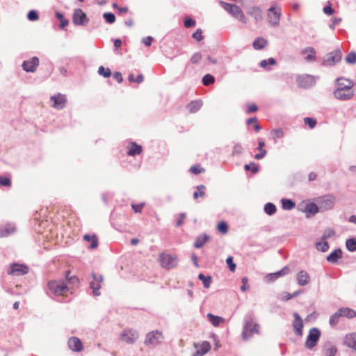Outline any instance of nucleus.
I'll return each mask as SVG.
<instances>
[{"instance_id": "5701e85b", "label": "nucleus", "mask_w": 356, "mask_h": 356, "mask_svg": "<svg viewBox=\"0 0 356 356\" xmlns=\"http://www.w3.org/2000/svg\"><path fill=\"white\" fill-rule=\"evenodd\" d=\"M207 316L208 320L214 327H218L221 323H223L225 322V319L222 317L219 316H215L211 313H208Z\"/></svg>"}, {"instance_id": "bb28decb", "label": "nucleus", "mask_w": 356, "mask_h": 356, "mask_svg": "<svg viewBox=\"0 0 356 356\" xmlns=\"http://www.w3.org/2000/svg\"><path fill=\"white\" fill-rule=\"evenodd\" d=\"M342 257V251L340 249H337L332 252L327 257V260L330 263H335L339 259Z\"/></svg>"}, {"instance_id": "13d9d810", "label": "nucleus", "mask_w": 356, "mask_h": 356, "mask_svg": "<svg viewBox=\"0 0 356 356\" xmlns=\"http://www.w3.org/2000/svg\"><path fill=\"white\" fill-rule=\"evenodd\" d=\"M0 185L3 186H10L11 181L8 177H0Z\"/></svg>"}, {"instance_id": "0eeeda50", "label": "nucleus", "mask_w": 356, "mask_h": 356, "mask_svg": "<svg viewBox=\"0 0 356 356\" xmlns=\"http://www.w3.org/2000/svg\"><path fill=\"white\" fill-rule=\"evenodd\" d=\"M281 8L279 6H271L268 10V19L273 26H277L280 23Z\"/></svg>"}, {"instance_id": "bf43d9fd", "label": "nucleus", "mask_w": 356, "mask_h": 356, "mask_svg": "<svg viewBox=\"0 0 356 356\" xmlns=\"http://www.w3.org/2000/svg\"><path fill=\"white\" fill-rule=\"evenodd\" d=\"M13 231H14L13 229H8V228L1 229H0V237L1 238L7 237L12 232H13Z\"/></svg>"}, {"instance_id": "58836bf2", "label": "nucleus", "mask_w": 356, "mask_h": 356, "mask_svg": "<svg viewBox=\"0 0 356 356\" xmlns=\"http://www.w3.org/2000/svg\"><path fill=\"white\" fill-rule=\"evenodd\" d=\"M214 77L210 74L204 75L202 78V83L204 86H209L210 84H212L214 83Z\"/></svg>"}, {"instance_id": "8fccbe9b", "label": "nucleus", "mask_w": 356, "mask_h": 356, "mask_svg": "<svg viewBox=\"0 0 356 356\" xmlns=\"http://www.w3.org/2000/svg\"><path fill=\"white\" fill-rule=\"evenodd\" d=\"M276 64V61L274 58H270L268 60H263L260 63V66L262 67H266L268 65H274Z\"/></svg>"}, {"instance_id": "c756f323", "label": "nucleus", "mask_w": 356, "mask_h": 356, "mask_svg": "<svg viewBox=\"0 0 356 356\" xmlns=\"http://www.w3.org/2000/svg\"><path fill=\"white\" fill-rule=\"evenodd\" d=\"M65 277L69 283V284L72 286H78L79 283V280L76 275H70V271L67 270L65 272Z\"/></svg>"}, {"instance_id": "4be33fe9", "label": "nucleus", "mask_w": 356, "mask_h": 356, "mask_svg": "<svg viewBox=\"0 0 356 356\" xmlns=\"http://www.w3.org/2000/svg\"><path fill=\"white\" fill-rule=\"evenodd\" d=\"M302 54L305 55L306 61H314L316 60V51L313 47H307L302 50Z\"/></svg>"}, {"instance_id": "ea45409f", "label": "nucleus", "mask_w": 356, "mask_h": 356, "mask_svg": "<svg viewBox=\"0 0 356 356\" xmlns=\"http://www.w3.org/2000/svg\"><path fill=\"white\" fill-rule=\"evenodd\" d=\"M265 212L268 215H273L276 211L275 206L272 203H267L264 207Z\"/></svg>"}, {"instance_id": "864d4df0", "label": "nucleus", "mask_w": 356, "mask_h": 356, "mask_svg": "<svg viewBox=\"0 0 356 356\" xmlns=\"http://www.w3.org/2000/svg\"><path fill=\"white\" fill-rule=\"evenodd\" d=\"M191 172L195 175H199L204 172V169L201 168L200 165H195L191 167Z\"/></svg>"}, {"instance_id": "ddd939ff", "label": "nucleus", "mask_w": 356, "mask_h": 356, "mask_svg": "<svg viewBox=\"0 0 356 356\" xmlns=\"http://www.w3.org/2000/svg\"><path fill=\"white\" fill-rule=\"evenodd\" d=\"M163 339V334L159 331H153L147 334L145 343L147 346L156 345L161 343Z\"/></svg>"}, {"instance_id": "423d86ee", "label": "nucleus", "mask_w": 356, "mask_h": 356, "mask_svg": "<svg viewBox=\"0 0 356 356\" xmlns=\"http://www.w3.org/2000/svg\"><path fill=\"white\" fill-rule=\"evenodd\" d=\"M321 332L318 329L314 327L309 330V334L305 343V346L308 349L313 348L319 340Z\"/></svg>"}, {"instance_id": "052dcab7", "label": "nucleus", "mask_w": 356, "mask_h": 356, "mask_svg": "<svg viewBox=\"0 0 356 356\" xmlns=\"http://www.w3.org/2000/svg\"><path fill=\"white\" fill-rule=\"evenodd\" d=\"M193 38L197 40V41H200L203 39V35H202V31L201 29H197L193 34Z\"/></svg>"}, {"instance_id": "dca6fc26", "label": "nucleus", "mask_w": 356, "mask_h": 356, "mask_svg": "<svg viewBox=\"0 0 356 356\" xmlns=\"http://www.w3.org/2000/svg\"><path fill=\"white\" fill-rule=\"evenodd\" d=\"M88 19L86 14L81 9H76L73 14V23L76 25H85L88 23Z\"/></svg>"}, {"instance_id": "473e14b6", "label": "nucleus", "mask_w": 356, "mask_h": 356, "mask_svg": "<svg viewBox=\"0 0 356 356\" xmlns=\"http://www.w3.org/2000/svg\"><path fill=\"white\" fill-rule=\"evenodd\" d=\"M305 212L310 214H315L318 212V208L314 203L307 204L305 208Z\"/></svg>"}, {"instance_id": "cd10ccee", "label": "nucleus", "mask_w": 356, "mask_h": 356, "mask_svg": "<svg viewBox=\"0 0 356 356\" xmlns=\"http://www.w3.org/2000/svg\"><path fill=\"white\" fill-rule=\"evenodd\" d=\"M341 316L352 318L356 316V312L350 308H341L339 309Z\"/></svg>"}, {"instance_id": "9d476101", "label": "nucleus", "mask_w": 356, "mask_h": 356, "mask_svg": "<svg viewBox=\"0 0 356 356\" xmlns=\"http://www.w3.org/2000/svg\"><path fill=\"white\" fill-rule=\"evenodd\" d=\"M138 339V334L135 330L126 329L120 334V340L127 343H134Z\"/></svg>"}, {"instance_id": "20e7f679", "label": "nucleus", "mask_w": 356, "mask_h": 356, "mask_svg": "<svg viewBox=\"0 0 356 356\" xmlns=\"http://www.w3.org/2000/svg\"><path fill=\"white\" fill-rule=\"evenodd\" d=\"M159 261L162 268L171 269L177 266L178 259L176 256L163 252L159 255Z\"/></svg>"}, {"instance_id": "a878e982", "label": "nucleus", "mask_w": 356, "mask_h": 356, "mask_svg": "<svg viewBox=\"0 0 356 356\" xmlns=\"http://www.w3.org/2000/svg\"><path fill=\"white\" fill-rule=\"evenodd\" d=\"M265 142L263 140H259L257 149L260 152L259 154L254 155V158L257 160L263 159L266 155V150L264 148Z\"/></svg>"}, {"instance_id": "49530a36", "label": "nucleus", "mask_w": 356, "mask_h": 356, "mask_svg": "<svg viewBox=\"0 0 356 356\" xmlns=\"http://www.w3.org/2000/svg\"><path fill=\"white\" fill-rule=\"evenodd\" d=\"M103 17L107 23L113 24L115 22V16L111 13H104Z\"/></svg>"}, {"instance_id": "69168bd1", "label": "nucleus", "mask_w": 356, "mask_h": 356, "mask_svg": "<svg viewBox=\"0 0 356 356\" xmlns=\"http://www.w3.org/2000/svg\"><path fill=\"white\" fill-rule=\"evenodd\" d=\"M258 111V107L255 104H252L248 106V110L246 113L248 114L257 112Z\"/></svg>"}, {"instance_id": "3c124183", "label": "nucleus", "mask_w": 356, "mask_h": 356, "mask_svg": "<svg viewBox=\"0 0 356 356\" xmlns=\"http://www.w3.org/2000/svg\"><path fill=\"white\" fill-rule=\"evenodd\" d=\"M335 234V232L332 229H327L324 232L322 236V241H326L327 238L332 237Z\"/></svg>"}, {"instance_id": "79ce46f5", "label": "nucleus", "mask_w": 356, "mask_h": 356, "mask_svg": "<svg viewBox=\"0 0 356 356\" xmlns=\"http://www.w3.org/2000/svg\"><path fill=\"white\" fill-rule=\"evenodd\" d=\"M98 73L104 77L108 78L111 75V72L109 68H105L103 66H100L98 69Z\"/></svg>"}, {"instance_id": "2eb2a0df", "label": "nucleus", "mask_w": 356, "mask_h": 356, "mask_svg": "<svg viewBox=\"0 0 356 356\" xmlns=\"http://www.w3.org/2000/svg\"><path fill=\"white\" fill-rule=\"evenodd\" d=\"M294 320L293 321V327L294 333L298 337H302L303 334V322L300 316L297 312L293 313Z\"/></svg>"}, {"instance_id": "338daca9", "label": "nucleus", "mask_w": 356, "mask_h": 356, "mask_svg": "<svg viewBox=\"0 0 356 356\" xmlns=\"http://www.w3.org/2000/svg\"><path fill=\"white\" fill-rule=\"evenodd\" d=\"M243 150L242 146L239 144H236L233 148V154L238 155L242 153Z\"/></svg>"}, {"instance_id": "aec40b11", "label": "nucleus", "mask_w": 356, "mask_h": 356, "mask_svg": "<svg viewBox=\"0 0 356 356\" xmlns=\"http://www.w3.org/2000/svg\"><path fill=\"white\" fill-rule=\"evenodd\" d=\"M297 282L300 286H306L310 282V276L305 270H301L297 274Z\"/></svg>"}, {"instance_id": "7c9ffc66", "label": "nucleus", "mask_w": 356, "mask_h": 356, "mask_svg": "<svg viewBox=\"0 0 356 356\" xmlns=\"http://www.w3.org/2000/svg\"><path fill=\"white\" fill-rule=\"evenodd\" d=\"M249 14L252 16L256 21H260L262 19V12L257 7H253L250 9Z\"/></svg>"}, {"instance_id": "6ab92c4d", "label": "nucleus", "mask_w": 356, "mask_h": 356, "mask_svg": "<svg viewBox=\"0 0 356 356\" xmlns=\"http://www.w3.org/2000/svg\"><path fill=\"white\" fill-rule=\"evenodd\" d=\"M128 152L127 154L129 156H135L136 155H139L143 150L142 146L138 145L135 142H130L127 147Z\"/></svg>"}, {"instance_id": "6e6552de", "label": "nucleus", "mask_w": 356, "mask_h": 356, "mask_svg": "<svg viewBox=\"0 0 356 356\" xmlns=\"http://www.w3.org/2000/svg\"><path fill=\"white\" fill-rule=\"evenodd\" d=\"M91 276L92 280L90 283V286L92 289L94 296H99L100 293L99 291L102 287L104 277L102 275H97L94 272H92Z\"/></svg>"}, {"instance_id": "f3484780", "label": "nucleus", "mask_w": 356, "mask_h": 356, "mask_svg": "<svg viewBox=\"0 0 356 356\" xmlns=\"http://www.w3.org/2000/svg\"><path fill=\"white\" fill-rule=\"evenodd\" d=\"M67 346L73 352H81L83 350V343L76 337H70L67 341Z\"/></svg>"}, {"instance_id": "9b49d317", "label": "nucleus", "mask_w": 356, "mask_h": 356, "mask_svg": "<svg viewBox=\"0 0 356 356\" xmlns=\"http://www.w3.org/2000/svg\"><path fill=\"white\" fill-rule=\"evenodd\" d=\"M29 268L23 264H13L8 269V274L10 275L20 276L28 273Z\"/></svg>"}, {"instance_id": "09e8293b", "label": "nucleus", "mask_w": 356, "mask_h": 356, "mask_svg": "<svg viewBox=\"0 0 356 356\" xmlns=\"http://www.w3.org/2000/svg\"><path fill=\"white\" fill-rule=\"evenodd\" d=\"M304 122L308 125L310 129H313L316 127L317 122L315 119L312 118H305Z\"/></svg>"}, {"instance_id": "f704fd0d", "label": "nucleus", "mask_w": 356, "mask_h": 356, "mask_svg": "<svg viewBox=\"0 0 356 356\" xmlns=\"http://www.w3.org/2000/svg\"><path fill=\"white\" fill-rule=\"evenodd\" d=\"M272 138L276 142L277 139L281 138L284 136L283 129L281 128H278L273 130L270 132Z\"/></svg>"}, {"instance_id": "412c9836", "label": "nucleus", "mask_w": 356, "mask_h": 356, "mask_svg": "<svg viewBox=\"0 0 356 356\" xmlns=\"http://www.w3.org/2000/svg\"><path fill=\"white\" fill-rule=\"evenodd\" d=\"M344 343L356 351V333L347 334L343 339Z\"/></svg>"}, {"instance_id": "5fc2aeb1", "label": "nucleus", "mask_w": 356, "mask_h": 356, "mask_svg": "<svg viewBox=\"0 0 356 356\" xmlns=\"http://www.w3.org/2000/svg\"><path fill=\"white\" fill-rule=\"evenodd\" d=\"M226 263L229 266V270L232 272H234L236 270V264L233 261V257L232 256H229L226 259Z\"/></svg>"}, {"instance_id": "39448f33", "label": "nucleus", "mask_w": 356, "mask_h": 356, "mask_svg": "<svg viewBox=\"0 0 356 356\" xmlns=\"http://www.w3.org/2000/svg\"><path fill=\"white\" fill-rule=\"evenodd\" d=\"M220 3L222 6L223 8L227 12H229L234 17L239 19L243 23L247 22L243 11L238 6L235 4L225 3L223 1H221Z\"/></svg>"}, {"instance_id": "603ef678", "label": "nucleus", "mask_w": 356, "mask_h": 356, "mask_svg": "<svg viewBox=\"0 0 356 356\" xmlns=\"http://www.w3.org/2000/svg\"><path fill=\"white\" fill-rule=\"evenodd\" d=\"M346 61L350 64L356 63V54L355 52H350L346 57Z\"/></svg>"}, {"instance_id": "f03ea898", "label": "nucleus", "mask_w": 356, "mask_h": 356, "mask_svg": "<svg viewBox=\"0 0 356 356\" xmlns=\"http://www.w3.org/2000/svg\"><path fill=\"white\" fill-rule=\"evenodd\" d=\"M259 332V325L254 322L252 318L249 317L245 320L242 331V338L244 341Z\"/></svg>"}, {"instance_id": "e433bc0d", "label": "nucleus", "mask_w": 356, "mask_h": 356, "mask_svg": "<svg viewBox=\"0 0 356 356\" xmlns=\"http://www.w3.org/2000/svg\"><path fill=\"white\" fill-rule=\"evenodd\" d=\"M282 208L286 210L292 209L295 207V203L289 199L282 200Z\"/></svg>"}, {"instance_id": "7ed1b4c3", "label": "nucleus", "mask_w": 356, "mask_h": 356, "mask_svg": "<svg viewBox=\"0 0 356 356\" xmlns=\"http://www.w3.org/2000/svg\"><path fill=\"white\" fill-rule=\"evenodd\" d=\"M49 289L55 296H66L70 287L63 280H51L47 284Z\"/></svg>"}, {"instance_id": "72a5a7b5", "label": "nucleus", "mask_w": 356, "mask_h": 356, "mask_svg": "<svg viewBox=\"0 0 356 356\" xmlns=\"http://www.w3.org/2000/svg\"><path fill=\"white\" fill-rule=\"evenodd\" d=\"M205 186L204 185H199L197 186V191L193 193L194 199H197L198 197H203L205 196Z\"/></svg>"}, {"instance_id": "f257e3e1", "label": "nucleus", "mask_w": 356, "mask_h": 356, "mask_svg": "<svg viewBox=\"0 0 356 356\" xmlns=\"http://www.w3.org/2000/svg\"><path fill=\"white\" fill-rule=\"evenodd\" d=\"M337 88L334 91V97L340 100H348L353 97V83L348 79H338Z\"/></svg>"}, {"instance_id": "de8ad7c7", "label": "nucleus", "mask_w": 356, "mask_h": 356, "mask_svg": "<svg viewBox=\"0 0 356 356\" xmlns=\"http://www.w3.org/2000/svg\"><path fill=\"white\" fill-rule=\"evenodd\" d=\"M245 169L246 170H250L254 174L257 173L259 171L258 166L254 162H251L248 164H245Z\"/></svg>"}, {"instance_id": "a211bd4d", "label": "nucleus", "mask_w": 356, "mask_h": 356, "mask_svg": "<svg viewBox=\"0 0 356 356\" xmlns=\"http://www.w3.org/2000/svg\"><path fill=\"white\" fill-rule=\"evenodd\" d=\"M39 65V58L36 56L31 58L30 60L23 62L22 67L27 72H34Z\"/></svg>"}, {"instance_id": "c03bdc74", "label": "nucleus", "mask_w": 356, "mask_h": 356, "mask_svg": "<svg viewBox=\"0 0 356 356\" xmlns=\"http://www.w3.org/2000/svg\"><path fill=\"white\" fill-rule=\"evenodd\" d=\"M346 247L348 250L353 252L356 250V239L350 238L346 241Z\"/></svg>"}, {"instance_id": "774afa93", "label": "nucleus", "mask_w": 356, "mask_h": 356, "mask_svg": "<svg viewBox=\"0 0 356 356\" xmlns=\"http://www.w3.org/2000/svg\"><path fill=\"white\" fill-rule=\"evenodd\" d=\"M289 268H282L280 271H278L275 273H274L273 275L277 278L278 277H280V275H286V273H289Z\"/></svg>"}, {"instance_id": "393cba45", "label": "nucleus", "mask_w": 356, "mask_h": 356, "mask_svg": "<svg viewBox=\"0 0 356 356\" xmlns=\"http://www.w3.org/2000/svg\"><path fill=\"white\" fill-rule=\"evenodd\" d=\"M209 236L206 234L197 236L194 243V247L195 248H202L209 241Z\"/></svg>"}, {"instance_id": "1a4fd4ad", "label": "nucleus", "mask_w": 356, "mask_h": 356, "mask_svg": "<svg viewBox=\"0 0 356 356\" xmlns=\"http://www.w3.org/2000/svg\"><path fill=\"white\" fill-rule=\"evenodd\" d=\"M193 347L195 351L193 356H203L211 350V344L208 341L195 342Z\"/></svg>"}, {"instance_id": "4468645a", "label": "nucleus", "mask_w": 356, "mask_h": 356, "mask_svg": "<svg viewBox=\"0 0 356 356\" xmlns=\"http://www.w3.org/2000/svg\"><path fill=\"white\" fill-rule=\"evenodd\" d=\"M342 54L339 49H336L327 55L324 63L327 65H333L341 60Z\"/></svg>"}, {"instance_id": "2f4dec72", "label": "nucleus", "mask_w": 356, "mask_h": 356, "mask_svg": "<svg viewBox=\"0 0 356 356\" xmlns=\"http://www.w3.org/2000/svg\"><path fill=\"white\" fill-rule=\"evenodd\" d=\"M201 106L202 104L200 102L194 101L191 102L190 104L187 105V108L188 109L190 113H193L198 111Z\"/></svg>"}, {"instance_id": "c85d7f7f", "label": "nucleus", "mask_w": 356, "mask_h": 356, "mask_svg": "<svg viewBox=\"0 0 356 356\" xmlns=\"http://www.w3.org/2000/svg\"><path fill=\"white\" fill-rule=\"evenodd\" d=\"M267 43H268L267 40H265L264 38H257L253 42L252 46L254 49L260 50V49H262L267 44Z\"/></svg>"}, {"instance_id": "680f3d73", "label": "nucleus", "mask_w": 356, "mask_h": 356, "mask_svg": "<svg viewBox=\"0 0 356 356\" xmlns=\"http://www.w3.org/2000/svg\"><path fill=\"white\" fill-rule=\"evenodd\" d=\"M323 12L327 15H332L334 13L330 2H328V4L324 7Z\"/></svg>"}, {"instance_id": "c9c22d12", "label": "nucleus", "mask_w": 356, "mask_h": 356, "mask_svg": "<svg viewBox=\"0 0 356 356\" xmlns=\"http://www.w3.org/2000/svg\"><path fill=\"white\" fill-rule=\"evenodd\" d=\"M198 278L202 282L205 288H209L211 283V277L210 276L206 277L203 274L200 273L198 275Z\"/></svg>"}, {"instance_id": "4c0bfd02", "label": "nucleus", "mask_w": 356, "mask_h": 356, "mask_svg": "<svg viewBox=\"0 0 356 356\" xmlns=\"http://www.w3.org/2000/svg\"><path fill=\"white\" fill-rule=\"evenodd\" d=\"M341 317V314L339 311L338 310L336 313L332 314L330 318V324L332 326L336 325L339 323V318Z\"/></svg>"}, {"instance_id": "a18cd8bd", "label": "nucleus", "mask_w": 356, "mask_h": 356, "mask_svg": "<svg viewBox=\"0 0 356 356\" xmlns=\"http://www.w3.org/2000/svg\"><path fill=\"white\" fill-rule=\"evenodd\" d=\"M316 247L317 250L322 251V252H325L329 248L328 243L326 241L318 242L316 245Z\"/></svg>"}, {"instance_id": "6e6d98bb", "label": "nucleus", "mask_w": 356, "mask_h": 356, "mask_svg": "<svg viewBox=\"0 0 356 356\" xmlns=\"http://www.w3.org/2000/svg\"><path fill=\"white\" fill-rule=\"evenodd\" d=\"M27 17L30 21H36L39 19L38 14L36 11L32 10H30L27 15Z\"/></svg>"}, {"instance_id": "4d7b16f0", "label": "nucleus", "mask_w": 356, "mask_h": 356, "mask_svg": "<svg viewBox=\"0 0 356 356\" xmlns=\"http://www.w3.org/2000/svg\"><path fill=\"white\" fill-rule=\"evenodd\" d=\"M202 55L200 53L194 54L191 58V62L193 64L198 63L202 60Z\"/></svg>"}, {"instance_id": "37998d69", "label": "nucleus", "mask_w": 356, "mask_h": 356, "mask_svg": "<svg viewBox=\"0 0 356 356\" xmlns=\"http://www.w3.org/2000/svg\"><path fill=\"white\" fill-rule=\"evenodd\" d=\"M56 17L60 21V28L63 29L69 24V21L64 19V16L62 13L57 12L56 13Z\"/></svg>"}, {"instance_id": "f8f14e48", "label": "nucleus", "mask_w": 356, "mask_h": 356, "mask_svg": "<svg viewBox=\"0 0 356 356\" xmlns=\"http://www.w3.org/2000/svg\"><path fill=\"white\" fill-rule=\"evenodd\" d=\"M50 100L52 102L51 106L58 110L63 109L67 102L66 96L60 93L51 96Z\"/></svg>"}, {"instance_id": "a19ab883", "label": "nucleus", "mask_w": 356, "mask_h": 356, "mask_svg": "<svg viewBox=\"0 0 356 356\" xmlns=\"http://www.w3.org/2000/svg\"><path fill=\"white\" fill-rule=\"evenodd\" d=\"M217 229L220 233L225 234L228 231V226L225 222L222 221L218 224Z\"/></svg>"}, {"instance_id": "0e129e2a", "label": "nucleus", "mask_w": 356, "mask_h": 356, "mask_svg": "<svg viewBox=\"0 0 356 356\" xmlns=\"http://www.w3.org/2000/svg\"><path fill=\"white\" fill-rule=\"evenodd\" d=\"M195 25V21L191 18H186L184 19V26L187 28L193 27Z\"/></svg>"}, {"instance_id": "e2e57ef3", "label": "nucleus", "mask_w": 356, "mask_h": 356, "mask_svg": "<svg viewBox=\"0 0 356 356\" xmlns=\"http://www.w3.org/2000/svg\"><path fill=\"white\" fill-rule=\"evenodd\" d=\"M145 206V203H140L138 204H132L131 207L136 213H140Z\"/></svg>"}, {"instance_id": "b1692460", "label": "nucleus", "mask_w": 356, "mask_h": 356, "mask_svg": "<svg viewBox=\"0 0 356 356\" xmlns=\"http://www.w3.org/2000/svg\"><path fill=\"white\" fill-rule=\"evenodd\" d=\"M83 239L90 243L89 248L90 249H95L98 246V241L96 235H89L85 234L83 236Z\"/></svg>"}]
</instances>
